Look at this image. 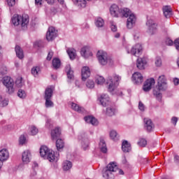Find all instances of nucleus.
<instances>
[{
    "label": "nucleus",
    "mask_w": 179,
    "mask_h": 179,
    "mask_svg": "<svg viewBox=\"0 0 179 179\" xmlns=\"http://www.w3.org/2000/svg\"><path fill=\"white\" fill-rule=\"evenodd\" d=\"M166 89H167L166 77L161 76L158 78L157 85L153 90L154 96H155L158 100H162V93H160V92L166 90Z\"/></svg>",
    "instance_id": "1"
},
{
    "label": "nucleus",
    "mask_w": 179,
    "mask_h": 179,
    "mask_svg": "<svg viewBox=\"0 0 179 179\" xmlns=\"http://www.w3.org/2000/svg\"><path fill=\"white\" fill-rule=\"evenodd\" d=\"M11 22L15 26H19V24H20L22 30H26L29 24V15L22 16L15 14L11 18Z\"/></svg>",
    "instance_id": "2"
},
{
    "label": "nucleus",
    "mask_w": 179,
    "mask_h": 179,
    "mask_svg": "<svg viewBox=\"0 0 179 179\" xmlns=\"http://www.w3.org/2000/svg\"><path fill=\"white\" fill-rule=\"evenodd\" d=\"M40 155L41 157L47 159V160H49L50 162L58 161V157L55 156L54 151L50 150L49 148L45 145L41 147Z\"/></svg>",
    "instance_id": "3"
},
{
    "label": "nucleus",
    "mask_w": 179,
    "mask_h": 179,
    "mask_svg": "<svg viewBox=\"0 0 179 179\" xmlns=\"http://www.w3.org/2000/svg\"><path fill=\"white\" fill-rule=\"evenodd\" d=\"M122 16L124 17H128L127 22V29H132L135 23H136V17L135 14L132 13L131 10L129 8H124L122 11Z\"/></svg>",
    "instance_id": "4"
},
{
    "label": "nucleus",
    "mask_w": 179,
    "mask_h": 179,
    "mask_svg": "<svg viewBox=\"0 0 179 179\" xmlns=\"http://www.w3.org/2000/svg\"><path fill=\"white\" fill-rule=\"evenodd\" d=\"M113 78L109 77L106 82L108 92H114L118 86V82L121 80V77L117 74H113Z\"/></svg>",
    "instance_id": "5"
},
{
    "label": "nucleus",
    "mask_w": 179,
    "mask_h": 179,
    "mask_svg": "<svg viewBox=\"0 0 179 179\" xmlns=\"http://www.w3.org/2000/svg\"><path fill=\"white\" fill-rule=\"evenodd\" d=\"M117 170L118 166H117V164L115 162H110L107 165L106 169L103 171V177H105L106 178H110L111 174H113V173L117 171Z\"/></svg>",
    "instance_id": "6"
},
{
    "label": "nucleus",
    "mask_w": 179,
    "mask_h": 179,
    "mask_svg": "<svg viewBox=\"0 0 179 179\" xmlns=\"http://www.w3.org/2000/svg\"><path fill=\"white\" fill-rule=\"evenodd\" d=\"M3 84L4 85V86H6L7 92L8 93H9V94H11V93H13V92H15V88H13L15 83L13 82V79H12L10 77H3Z\"/></svg>",
    "instance_id": "7"
},
{
    "label": "nucleus",
    "mask_w": 179,
    "mask_h": 179,
    "mask_svg": "<svg viewBox=\"0 0 179 179\" xmlns=\"http://www.w3.org/2000/svg\"><path fill=\"white\" fill-rule=\"evenodd\" d=\"M96 57L101 65H107V63L108 62L109 60L107 52L104 51H98Z\"/></svg>",
    "instance_id": "8"
},
{
    "label": "nucleus",
    "mask_w": 179,
    "mask_h": 179,
    "mask_svg": "<svg viewBox=\"0 0 179 179\" xmlns=\"http://www.w3.org/2000/svg\"><path fill=\"white\" fill-rule=\"evenodd\" d=\"M110 15L113 16V17H118L120 15L122 16V12H124V9L121 10L118 7V6L113 4L110 8Z\"/></svg>",
    "instance_id": "9"
},
{
    "label": "nucleus",
    "mask_w": 179,
    "mask_h": 179,
    "mask_svg": "<svg viewBox=\"0 0 179 179\" xmlns=\"http://www.w3.org/2000/svg\"><path fill=\"white\" fill-rule=\"evenodd\" d=\"M146 25L148 26L149 34H151V36L156 34L157 32V24H156L152 20H148L146 22Z\"/></svg>",
    "instance_id": "10"
},
{
    "label": "nucleus",
    "mask_w": 179,
    "mask_h": 179,
    "mask_svg": "<svg viewBox=\"0 0 179 179\" xmlns=\"http://www.w3.org/2000/svg\"><path fill=\"white\" fill-rule=\"evenodd\" d=\"M57 31L55 30V28L50 27L46 33V40H48V41H52V40H55V38H57Z\"/></svg>",
    "instance_id": "11"
},
{
    "label": "nucleus",
    "mask_w": 179,
    "mask_h": 179,
    "mask_svg": "<svg viewBox=\"0 0 179 179\" xmlns=\"http://www.w3.org/2000/svg\"><path fill=\"white\" fill-rule=\"evenodd\" d=\"M155 83H156V82L154 78L148 79L144 83L143 90L144 92H149L152 89V86H155Z\"/></svg>",
    "instance_id": "12"
},
{
    "label": "nucleus",
    "mask_w": 179,
    "mask_h": 179,
    "mask_svg": "<svg viewBox=\"0 0 179 179\" xmlns=\"http://www.w3.org/2000/svg\"><path fill=\"white\" fill-rule=\"evenodd\" d=\"M132 80L136 85H141L143 82V76L139 72H136L132 76Z\"/></svg>",
    "instance_id": "13"
},
{
    "label": "nucleus",
    "mask_w": 179,
    "mask_h": 179,
    "mask_svg": "<svg viewBox=\"0 0 179 179\" xmlns=\"http://www.w3.org/2000/svg\"><path fill=\"white\" fill-rule=\"evenodd\" d=\"M141 51H142V45L137 43L132 47L131 54L135 57H139L141 55Z\"/></svg>",
    "instance_id": "14"
},
{
    "label": "nucleus",
    "mask_w": 179,
    "mask_h": 179,
    "mask_svg": "<svg viewBox=\"0 0 179 179\" xmlns=\"http://www.w3.org/2000/svg\"><path fill=\"white\" fill-rule=\"evenodd\" d=\"M99 101L103 107H107L110 104V97L107 94L101 95Z\"/></svg>",
    "instance_id": "15"
},
{
    "label": "nucleus",
    "mask_w": 179,
    "mask_h": 179,
    "mask_svg": "<svg viewBox=\"0 0 179 179\" xmlns=\"http://www.w3.org/2000/svg\"><path fill=\"white\" fill-rule=\"evenodd\" d=\"M22 162L23 163H25L27 164V163H30V159H31V153H30V151L25 150L22 153Z\"/></svg>",
    "instance_id": "16"
},
{
    "label": "nucleus",
    "mask_w": 179,
    "mask_h": 179,
    "mask_svg": "<svg viewBox=\"0 0 179 179\" xmlns=\"http://www.w3.org/2000/svg\"><path fill=\"white\" fill-rule=\"evenodd\" d=\"M80 54L82 57H84V58H89V57H92V55H93V53L90 52V49H89V47L87 46L81 49Z\"/></svg>",
    "instance_id": "17"
},
{
    "label": "nucleus",
    "mask_w": 179,
    "mask_h": 179,
    "mask_svg": "<svg viewBox=\"0 0 179 179\" xmlns=\"http://www.w3.org/2000/svg\"><path fill=\"white\" fill-rule=\"evenodd\" d=\"M81 74H82V80H86V79H87V78L90 76V69H89V67L87 66H84L82 69Z\"/></svg>",
    "instance_id": "18"
},
{
    "label": "nucleus",
    "mask_w": 179,
    "mask_h": 179,
    "mask_svg": "<svg viewBox=\"0 0 179 179\" xmlns=\"http://www.w3.org/2000/svg\"><path fill=\"white\" fill-rule=\"evenodd\" d=\"M144 122H145V127L147 131H148V132L152 131L153 128H155V124H153L152 120H150L149 118H145Z\"/></svg>",
    "instance_id": "19"
},
{
    "label": "nucleus",
    "mask_w": 179,
    "mask_h": 179,
    "mask_svg": "<svg viewBox=\"0 0 179 179\" xmlns=\"http://www.w3.org/2000/svg\"><path fill=\"white\" fill-rule=\"evenodd\" d=\"M51 136L52 141H55V139L59 138L61 136V128L55 127L51 132Z\"/></svg>",
    "instance_id": "20"
},
{
    "label": "nucleus",
    "mask_w": 179,
    "mask_h": 179,
    "mask_svg": "<svg viewBox=\"0 0 179 179\" xmlns=\"http://www.w3.org/2000/svg\"><path fill=\"white\" fill-rule=\"evenodd\" d=\"M147 62L145 57L137 59V68L138 69H145V65H146Z\"/></svg>",
    "instance_id": "21"
},
{
    "label": "nucleus",
    "mask_w": 179,
    "mask_h": 179,
    "mask_svg": "<svg viewBox=\"0 0 179 179\" xmlns=\"http://www.w3.org/2000/svg\"><path fill=\"white\" fill-rule=\"evenodd\" d=\"M9 157V152L6 149L0 150V161L5 162Z\"/></svg>",
    "instance_id": "22"
},
{
    "label": "nucleus",
    "mask_w": 179,
    "mask_h": 179,
    "mask_svg": "<svg viewBox=\"0 0 179 179\" xmlns=\"http://www.w3.org/2000/svg\"><path fill=\"white\" fill-rule=\"evenodd\" d=\"M65 71L67 74V78L70 80H73L74 76H73V71H72V69H71V65L67 64L65 67Z\"/></svg>",
    "instance_id": "23"
},
{
    "label": "nucleus",
    "mask_w": 179,
    "mask_h": 179,
    "mask_svg": "<svg viewBox=\"0 0 179 179\" xmlns=\"http://www.w3.org/2000/svg\"><path fill=\"white\" fill-rule=\"evenodd\" d=\"M85 122L87 124H92V125H97L99 124V121L94 117L87 116L84 117Z\"/></svg>",
    "instance_id": "24"
},
{
    "label": "nucleus",
    "mask_w": 179,
    "mask_h": 179,
    "mask_svg": "<svg viewBox=\"0 0 179 179\" xmlns=\"http://www.w3.org/2000/svg\"><path fill=\"white\" fill-rule=\"evenodd\" d=\"M15 50L17 58H19L20 59H23V58H24V55L23 54V50H22V48L17 45Z\"/></svg>",
    "instance_id": "25"
},
{
    "label": "nucleus",
    "mask_w": 179,
    "mask_h": 179,
    "mask_svg": "<svg viewBox=\"0 0 179 179\" xmlns=\"http://www.w3.org/2000/svg\"><path fill=\"white\" fill-rule=\"evenodd\" d=\"M122 150L124 152V153H128V152L131 150V144H129L127 141H124L122 142Z\"/></svg>",
    "instance_id": "26"
},
{
    "label": "nucleus",
    "mask_w": 179,
    "mask_h": 179,
    "mask_svg": "<svg viewBox=\"0 0 179 179\" xmlns=\"http://www.w3.org/2000/svg\"><path fill=\"white\" fill-rule=\"evenodd\" d=\"M163 12L165 17H170L171 16V7L170 6H165L163 7Z\"/></svg>",
    "instance_id": "27"
},
{
    "label": "nucleus",
    "mask_w": 179,
    "mask_h": 179,
    "mask_svg": "<svg viewBox=\"0 0 179 179\" xmlns=\"http://www.w3.org/2000/svg\"><path fill=\"white\" fill-rule=\"evenodd\" d=\"M71 108L74 110V111H77V113H83L85 111V108L82 106H79V105L71 103Z\"/></svg>",
    "instance_id": "28"
},
{
    "label": "nucleus",
    "mask_w": 179,
    "mask_h": 179,
    "mask_svg": "<svg viewBox=\"0 0 179 179\" xmlns=\"http://www.w3.org/2000/svg\"><path fill=\"white\" fill-rule=\"evenodd\" d=\"M99 148L102 153H106L107 152V145L106 144V141L103 138L100 139Z\"/></svg>",
    "instance_id": "29"
},
{
    "label": "nucleus",
    "mask_w": 179,
    "mask_h": 179,
    "mask_svg": "<svg viewBox=\"0 0 179 179\" xmlns=\"http://www.w3.org/2000/svg\"><path fill=\"white\" fill-rule=\"evenodd\" d=\"M52 93H54L52 88L47 87L45 90L44 99H51L52 97Z\"/></svg>",
    "instance_id": "30"
},
{
    "label": "nucleus",
    "mask_w": 179,
    "mask_h": 179,
    "mask_svg": "<svg viewBox=\"0 0 179 179\" xmlns=\"http://www.w3.org/2000/svg\"><path fill=\"white\" fill-rule=\"evenodd\" d=\"M71 169H72V162L68 160L64 161L63 163V170L68 171V170H71Z\"/></svg>",
    "instance_id": "31"
},
{
    "label": "nucleus",
    "mask_w": 179,
    "mask_h": 179,
    "mask_svg": "<svg viewBox=\"0 0 179 179\" xmlns=\"http://www.w3.org/2000/svg\"><path fill=\"white\" fill-rule=\"evenodd\" d=\"M67 54L71 59H75L76 57V50L73 48L68 49Z\"/></svg>",
    "instance_id": "32"
},
{
    "label": "nucleus",
    "mask_w": 179,
    "mask_h": 179,
    "mask_svg": "<svg viewBox=\"0 0 179 179\" xmlns=\"http://www.w3.org/2000/svg\"><path fill=\"white\" fill-rule=\"evenodd\" d=\"M65 143H64V140L59 138L56 141V148L57 150H60V149H64Z\"/></svg>",
    "instance_id": "33"
},
{
    "label": "nucleus",
    "mask_w": 179,
    "mask_h": 179,
    "mask_svg": "<svg viewBox=\"0 0 179 179\" xmlns=\"http://www.w3.org/2000/svg\"><path fill=\"white\" fill-rule=\"evenodd\" d=\"M52 66L55 69H58L61 66V60L58 58H55L52 60Z\"/></svg>",
    "instance_id": "34"
},
{
    "label": "nucleus",
    "mask_w": 179,
    "mask_h": 179,
    "mask_svg": "<svg viewBox=\"0 0 179 179\" xmlns=\"http://www.w3.org/2000/svg\"><path fill=\"white\" fill-rule=\"evenodd\" d=\"M115 115V108L113 107H109L106 108V115L108 117H113Z\"/></svg>",
    "instance_id": "35"
},
{
    "label": "nucleus",
    "mask_w": 179,
    "mask_h": 179,
    "mask_svg": "<svg viewBox=\"0 0 179 179\" xmlns=\"http://www.w3.org/2000/svg\"><path fill=\"white\" fill-rule=\"evenodd\" d=\"M95 24L96 27H103V26H104V20L101 17H98L96 20Z\"/></svg>",
    "instance_id": "36"
},
{
    "label": "nucleus",
    "mask_w": 179,
    "mask_h": 179,
    "mask_svg": "<svg viewBox=\"0 0 179 179\" xmlns=\"http://www.w3.org/2000/svg\"><path fill=\"white\" fill-rule=\"evenodd\" d=\"M87 1L90 0H76L77 4L80 8H86V4L87 3Z\"/></svg>",
    "instance_id": "37"
},
{
    "label": "nucleus",
    "mask_w": 179,
    "mask_h": 179,
    "mask_svg": "<svg viewBox=\"0 0 179 179\" xmlns=\"http://www.w3.org/2000/svg\"><path fill=\"white\" fill-rule=\"evenodd\" d=\"M138 145V146H141V148H145L148 145V141L145 138H140Z\"/></svg>",
    "instance_id": "38"
},
{
    "label": "nucleus",
    "mask_w": 179,
    "mask_h": 179,
    "mask_svg": "<svg viewBox=\"0 0 179 179\" xmlns=\"http://www.w3.org/2000/svg\"><path fill=\"white\" fill-rule=\"evenodd\" d=\"M45 106L46 108H49V107H54V102L51 101V99H45Z\"/></svg>",
    "instance_id": "39"
},
{
    "label": "nucleus",
    "mask_w": 179,
    "mask_h": 179,
    "mask_svg": "<svg viewBox=\"0 0 179 179\" xmlns=\"http://www.w3.org/2000/svg\"><path fill=\"white\" fill-rule=\"evenodd\" d=\"M9 103V101L7 99H3L1 96H0V106L6 107Z\"/></svg>",
    "instance_id": "40"
},
{
    "label": "nucleus",
    "mask_w": 179,
    "mask_h": 179,
    "mask_svg": "<svg viewBox=\"0 0 179 179\" xmlns=\"http://www.w3.org/2000/svg\"><path fill=\"white\" fill-rule=\"evenodd\" d=\"M40 72V68L38 66H35L31 69V73L34 76H37Z\"/></svg>",
    "instance_id": "41"
},
{
    "label": "nucleus",
    "mask_w": 179,
    "mask_h": 179,
    "mask_svg": "<svg viewBox=\"0 0 179 179\" xmlns=\"http://www.w3.org/2000/svg\"><path fill=\"white\" fill-rule=\"evenodd\" d=\"M106 82V79L103 78V76H97L96 78V83L97 85H103Z\"/></svg>",
    "instance_id": "42"
},
{
    "label": "nucleus",
    "mask_w": 179,
    "mask_h": 179,
    "mask_svg": "<svg viewBox=\"0 0 179 179\" xmlns=\"http://www.w3.org/2000/svg\"><path fill=\"white\" fill-rule=\"evenodd\" d=\"M17 96L20 99H24V97H26L27 96L26 92L23 90H19L17 92Z\"/></svg>",
    "instance_id": "43"
},
{
    "label": "nucleus",
    "mask_w": 179,
    "mask_h": 179,
    "mask_svg": "<svg viewBox=\"0 0 179 179\" xmlns=\"http://www.w3.org/2000/svg\"><path fill=\"white\" fill-rule=\"evenodd\" d=\"M15 84L17 87H22L23 86V78L22 77L17 78Z\"/></svg>",
    "instance_id": "44"
},
{
    "label": "nucleus",
    "mask_w": 179,
    "mask_h": 179,
    "mask_svg": "<svg viewBox=\"0 0 179 179\" xmlns=\"http://www.w3.org/2000/svg\"><path fill=\"white\" fill-rule=\"evenodd\" d=\"M55 0H46L49 5H52ZM36 5H41V0H35Z\"/></svg>",
    "instance_id": "45"
},
{
    "label": "nucleus",
    "mask_w": 179,
    "mask_h": 179,
    "mask_svg": "<svg viewBox=\"0 0 179 179\" xmlns=\"http://www.w3.org/2000/svg\"><path fill=\"white\" fill-rule=\"evenodd\" d=\"M87 87L89 89H93L94 87V82L92 80H89L86 84Z\"/></svg>",
    "instance_id": "46"
},
{
    "label": "nucleus",
    "mask_w": 179,
    "mask_h": 179,
    "mask_svg": "<svg viewBox=\"0 0 179 179\" xmlns=\"http://www.w3.org/2000/svg\"><path fill=\"white\" fill-rule=\"evenodd\" d=\"M31 135H37L38 134V129L34 126L31 127Z\"/></svg>",
    "instance_id": "47"
},
{
    "label": "nucleus",
    "mask_w": 179,
    "mask_h": 179,
    "mask_svg": "<svg viewBox=\"0 0 179 179\" xmlns=\"http://www.w3.org/2000/svg\"><path fill=\"white\" fill-rule=\"evenodd\" d=\"M110 136L111 139L115 141V139H117V131L112 130L110 133Z\"/></svg>",
    "instance_id": "48"
},
{
    "label": "nucleus",
    "mask_w": 179,
    "mask_h": 179,
    "mask_svg": "<svg viewBox=\"0 0 179 179\" xmlns=\"http://www.w3.org/2000/svg\"><path fill=\"white\" fill-rule=\"evenodd\" d=\"M26 143V136L24 135H21L20 137V144L24 145Z\"/></svg>",
    "instance_id": "49"
},
{
    "label": "nucleus",
    "mask_w": 179,
    "mask_h": 179,
    "mask_svg": "<svg viewBox=\"0 0 179 179\" xmlns=\"http://www.w3.org/2000/svg\"><path fill=\"white\" fill-rule=\"evenodd\" d=\"M52 57H54V52L50 51L46 57L47 61H51V59H52Z\"/></svg>",
    "instance_id": "50"
},
{
    "label": "nucleus",
    "mask_w": 179,
    "mask_h": 179,
    "mask_svg": "<svg viewBox=\"0 0 179 179\" xmlns=\"http://www.w3.org/2000/svg\"><path fill=\"white\" fill-rule=\"evenodd\" d=\"M165 44L166 45H173V44H174V42H173V40L170 39L169 38H167L165 40Z\"/></svg>",
    "instance_id": "51"
},
{
    "label": "nucleus",
    "mask_w": 179,
    "mask_h": 179,
    "mask_svg": "<svg viewBox=\"0 0 179 179\" xmlns=\"http://www.w3.org/2000/svg\"><path fill=\"white\" fill-rule=\"evenodd\" d=\"M8 6H15L16 4V0H7Z\"/></svg>",
    "instance_id": "52"
},
{
    "label": "nucleus",
    "mask_w": 179,
    "mask_h": 179,
    "mask_svg": "<svg viewBox=\"0 0 179 179\" xmlns=\"http://www.w3.org/2000/svg\"><path fill=\"white\" fill-rule=\"evenodd\" d=\"M155 65L156 66H162V59L157 58L155 60Z\"/></svg>",
    "instance_id": "53"
},
{
    "label": "nucleus",
    "mask_w": 179,
    "mask_h": 179,
    "mask_svg": "<svg viewBox=\"0 0 179 179\" xmlns=\"http://www.w3.org/2000/svg\"><path fill=\"white\" fill-rule=\"evenodd\" d=\"M138 108L141 111H145V105L141 101L138 103Z\"/></svg>",
    "instance_id": "54"
},
{
    "label": "nucleus",
    "mask_w": 179,
    "mask_h": 179,
    "mask_svg": "<svg viewBox=\"0 0 179 179\" xmlns=\"http://www.w3.org/2000/svg\"><path fill=\"white\" fill-rule=\"evenodd\" d=\"M178 121V117H173L171 118V122L173 124V125H177V122Z\"/></svg>",
    "instance_id": "55"
},
{
    "label": "nucleus",
    "mask_w": 179,
    "mask_h": 179,
    "mask_svg": "<svg viewBox=\"0 0 179 179\" xmlns=\"http://www.w3.org/2000/svg\"><path fill=\"white\" fill-rule=\"evenodd\" d=\"M174 162L175 163H179V155H174Z\"/></svg>",
    "instance_id": "56"
},
{
    "label": "nucleus",
    "mask_w": 179,
    "mask_h": 179,
    "mask_svg": "<svg viewBox=\"0 0 179 179\" xmlns=\"http://www.w3.org/2000/svg\"><path fill=\"white\" fill-rule=\"evenodd\" d=\"M173 83L175 86H178L179 85V79L178 78H173Z\"/></svg>",
    "instance_id": "57"
},
{
    "label": "nucleus",
    "mask_w": 179,
    "mask_h": 179,
    "mask_svg": "<svg viewBox=\"0 0 179 179\" xmlns=\"http://www.w3.org/2000/svg\"><path fill=\"white\" fill-rule=\"evenodd\" d=\"M110 29H111L112 31H117V26H115L114 24H112L110 26Z\"/></svg>",
    "instance_id": "58"
},
{
    "label": "nucleus",
    "mask_w": 179,
    "mask_h": 179,
    "mask_svg": "<svg viewBox=\"0 0 179 179\" xmlns=\"http://www.w3.org/2000/svg\"><path fill=\"white\" fill-rule=\"evenodd\" d=\"M117 171H118V173L120 176H124V171H122V169H120L117 168Z\"/></svg>",
    "instance_id": "59"
},
{
    "label": "nucleus",
    "mask_w": 179,
    "mask_h": 179,
    "mask_svg": "<svg viewBox=\"0 0 179 179\" xmlns=\"http://www.w3.org/2000/svg\"><path fill=\"white\" fill-rule=\"evenodd\" d=\"M120 33H117V34H115V38H120Z\"/></svg>",
    "instance_id": "60"
},
{
    "label": "nucleus",
    "mask_w": 179,
    "mask_h": 179,
    "mask_svg": "<svg viewBox=\"0 0 179 179\" xmlns=\"http://www.w3.org/2000/svg\"><path fill=\"white\" fill-rule=\"evenodd\" d=\"M58 2H59V3H61V5H63L64 3V0H57Z\"/></svg>",
    "instance_id": "61"
},
{
    "label": "nucleus",
    "mask_w": 179,
    "mask_h": 179,
    "mask_svg": "<svg viewBox=\"0 0 179 179\" xmlns=\"http://www.w3.org/2000/svg\"><path fill=\"white\" fill-rule=\"evenodd\" d=\"M38 164H37V163L34 162V167H38Z\"/></svg>",
    "instance_id": "62"
},
{
    "label": "nucleus",
    "mask_w": 179,
    "mask_h": 179,
    "mask_svg": "<svg viewBox=\"0 0 179 179\" xmlns=\"http://www.w3.org/2000/svg\"><path fill=\"white\" fill-rule=\"evenodd\" d=\"M1 167H2V161H0V170Z\"/></svg>",
    "instance_id": "63"
},
{
    "label": "nucleus",
    "mask_w": 179,
    "mask_h": 179,
    "mask_svg": "<svg viewBox=\"0 0 179 179\" xmlns=\"http://www.w3.org/2000/svg\"><path fill=\"white\" fill-rule=\"evenodd\" d=\"M83 148L84 149H86V147H85V145H83Z\"/></svg>",
    "instance_id": "64"
}]
</instances>
